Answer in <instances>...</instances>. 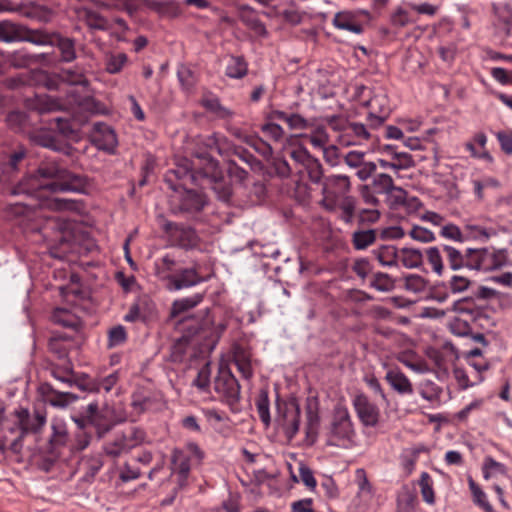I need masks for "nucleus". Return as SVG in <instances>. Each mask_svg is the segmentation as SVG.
I'll return each mask as SVG.
<instances>
[{
	"instance_id": "obj_10",
	"label": "nucleus",
	"mask_w": 512,
	"mask_h": 512,
	"mask_svg": "<svg viewBox=\"0 0 512 512\" xmlns=\"http://www.w3.org/2000/svg\"><path fill=\"white\" fill-rule=\"evenodd\" d=\"M171 197L173 213L193 214L200 212L206 205L205 196L192 189L183 188Z\"/></svg>"
},
{
	"instance_id": "obj_13",
	"label": "nucleus",
	"mask_w": 512,
	"mask_h": 512,
	"mask_svg": "<svg viewBox=\"0 0 512 512\" xmlns=\"http://www.w3.org/2000/svg\"><path fill=\"white\" fill-rule=\"evenodd\" d=\"M163 230L177 241L178 246L184 249L195 248L199 243V237L190 226L180 225L171 221H166Z\"/></svg>"
},
{
	"instance_id": "obj_8",
	"label": "nucleus",
	"mask_w": 512,
	"mask_h": 512,
	"mask_svg": "<svg viewBox=\"0 0 512 512\" xmlns=\"http://www.w3.org/2000/svg\"><path fill=\"white\" fill-rule=\"evenodd\" d=\"M277 415L275 422L283 430L285 436L291 441L299 432L301 409L296 401L285 402L279 399L276 400Z\"/></svg>"
},
{
	"instance_id": "obj_17",
	"label": "nucleus",
	"mask_w": 512,
	"mask_h": 512,
	"mask_svg": "<svg viewBox=\"0 0 512 512\" xmlns=\"http://www.w3.org/2000/svg\"><path fill=\"white\" fill-rule=\"evenodd\" d=\"M171 464L173 471L177 475L178 487H185L190 474L189 456L183 450L174 448L171 455Z\"/></svg>"
},
{
	"instance_id": "obj_61",
	"label": "nucleus",
	"mask_w": 512,
	"mask_h": 512,
	"mask_svg": "<svg viewBox=\"0 0 512 512\" xmlns=\"http://www.w3.org/2000/svg\"><path fill=\"white\" fill-rule=\"evenodd\" d=\"M409 235L411 238H413L416 241H420L423 243L432 242L435 240V235L432 231L428 230L427 228L421 227V226H414L411 231L409 232Z\"/></svg>"
},
{
	"instance_id": "obj_2",
	"label": "nucleus",
	"mask_w": 512,
	"mask_h": 512,
	"mask_svg": "<svg viewBox=\"0 0 512 512\" xmlns=\"http://www.w3.org/2000/svg\"><path fill=\"white\" fill-rule=\"evenodd\" d=\"M443 251L448 266L453 271L462 269L491 271L508 263V255L505 249L467 248L462 252L451 245H443Z\"/></svg>"
},
{
	"instance_id": "obj_53",
	"label": "nucleus",
	"mask_w": 512,
	"mask_h": 512,
	"mask_svg": "<svg viewBox=\"0 0 512 512\" xmlns=\"http://www.w3.org/2000/svg\"><path fill=\"white\" fill-rule=\"evenodd\" d=\"M416 497L408 490L402 491L397 498V512H414Z\"/></svg>"
},
{
	"instance_id": "obj_43",
	"label": "nucleus",
	"mask_w": 512,
	"mask_h": 512,
	"mask_svg": "<svg viewBox=\"0 0 512 512\" xmlns=\"http://www.w3.org/2000/svg\"><path fill=\"white\" fill-rule=\"evenodd\" d=\"M469 487L473 495V501L475 504L484 509L485 512H495L493 507L486 499V494L482 489L474 482L472 478H469Z\"/></svg>"
},
{
	"instance_id": "obj_59",
	"label": "nucleus",
	"mask_w": 512,
	"mask_h": 512,
	"mask_svg": "<svg viewBox=\"0 0 512 512\" xmlns=\"http://www.w3.org/2000/svg\"><path fill=\"white\" fill-rule=\"evenodd\" d=\"M66 336H53L50 338L48 347L51 352L57 355L59 359H64L67 357L68 352L67 349L61 344V341L67 340Z\"/></svg>"
},
{
	"instance_id": "obj_31",
	"label": "nucleus",
	"mask_w": 512,
	"mask_h": 512,
	"mask_svg": "<svg viewBox=\"0 0 512 512\" xmlns=\"http://www.w3.org/2000/svg\"><path fill=\"white\" fill-rule=\"evenodd\" d=\"M248 72V64L242 56H231L225 74L229 78L241 79Z\"/></svg>"
},
{
	"instance_id": "obj_32",
	"label": "nucleus",
	"mask_w": 512,
	"mask_h": 512,
	"mask_svg": "<svg viewBox=\"0 0 512 512\" xmlns=\"http://www.w3.org/2000/svg\"><path fill=\"white\" fill-rule=\"evenodd\" d=\"M378 261L384 266H393L397 264L400 253L393 245H383L373 251Z\"/></svg>"
},
{
	"instance_id": "obj_14",
	"label": "nucleus",
	"mask_w": 512,
	"mask_h": 512,
	"mask_svg": "<svg viewBox=\"0 0 512 512\" xmlns=\"http://www.w3.org/2000/svg\"><path fill=\"white\" fill-rule=\"evenodd\" d=\"M38 392L45 403L56 408H65L78 399V396L71 392H61L54 389L48 382L40 384Z\"/></svg>"
},
{
	"instance_id": "obj_6",
	"label": "nucleus",
	"mask_w": 512,
	"mask_h": 512,
	"mask_svg": "<svg viewBox=\"0 0 512 512\" xmlns=\"http://www.w3.org/2000/svg\"><path fill=\"white\" fill-rule=\"evenodd\" d=\"M199 157L205 162V165L199 168L196 174L207 182L219 200L229 203L232 197V185L223 177L219 162L208 154Z\"/></svg>"
},
{
	"instance_id": "obj_58",
	"label": "nucleus",
	"mask_w": 512,
	"mask_h": 512,
	"mask_svg": "<svg viewBox=\"0 0 512 512\" xmlns=\"http://www.w3.org/2000/svg\"><path fill=\"white\" fill-rule=\"evenodd\" d=\"M440 234L444 238L451 239L460 243L465 241L464 232L454 224L444 225L441 228Z\"/></svg>"
},
{
	"instance_id": "obj_48",
	"label": "nucleus",
	"mask_w": 512,
	"mask_h": 512,
	"mask_svg": "<svg viewBox=\"0 0 512 512\" xmlns=\"http://www.w3.org/2000/svg\"><path fill=\"white\" fill-rule=\"evenodd\" d=\"M442 391V388L434 382L426 381L421 385L420 395L427 401L435 402L440 400Z\"/></svg>"
},
{
	"instance_id": "obj_21",
	"label": "nucleus",
	"mask_w": 512,
	"mask_h": 512,
	"mask_svg": "<svg viewBox=\"0 0 512 512\" xmlns=\"http://www.w3.org/2000/svg\"><path fill=\"white\" fill-rule=\"evenodd\" d=\"M385 380L399 394L410 395L413 393L411 381L400 369H390L387 371Z\"/></svg>"
},
{
	"instance_id": "obj_52",
	"label": "nucleus",
	"mask_w": 512,
	"mask_h": 512,
	"mask_svg": "<svg viewBox=\"0 0 512 512\" xmlns=\"http://www.w3.org/2000/svg\"><path fill=\"white\" fill-rule=\"evenodd\" d=\"M507 473V468L504 464L497 462L492 457H486L483 464V475L485 479H488L492 474Z\"/></svg>"
},
{
	"instance_id": "obj_27",
	"label": "nucleus",
	"mask_w": 512,
	"mask_h": 512,
	"mask_svg": "<svg viewBox=\"0 0 512 512\" xmlns=\"http://www.w3.org/2000/svg\"><path fill=\"white\" fill-rule=\"evenodd\" d=\"M255 407L259 419L263 423L265 428H268L271 424L270 415V401L267 389H261L255 398Z\"/></svg>"
},
{
	"instance_id": "obj_4",
	"label": "nucleus",
	"mask_w": 512,
	"mask_h": 512,
	"mask_svg": "<svg viewBox=\"0 0 512 512\" xmlns=\"http://www.w3.org/2000/svg\"><path fill=\"white\" fill-rule=\"evenodd\" d=\"M355 436L354 423L348 408L342 404L335 405L330 421L324 428L326 445L348 449L353 446Z\"/></svg>"
},
{
	"instance_id": "obj_25",
	"label": "nucleus",
	"mask_w": 512,
	"mask_h": 512,
	"mask_svg": "<svg viewBox=\"0 0 512 512\" xmlns=\"http://www.w3.org/2000/svg\"><path fill=\"white\" fill-rule=\"evenodd\" d=\"M233 362L243 378L250 379L253 376L251 354L248 350L241 346L236 348L234 352Z\"/></svg>"
},
{
	"instance_id": "obj_39",
	"label": "nucleus",
	"mask_w": 512,
	"mask_h": 512,
	"mask_svg": "<svg viewBox=\"0 0 512 512\" xmlns=\"http://www.w3.org/2000/svg\"><path fill=\"white\" fill-rule=\"evenodd\" d=\"M32 53L22 49L15 51L7 57V61L14 68H28L33 65Z\"/></svg>"
},
{
	"instance_id": "obj_49",
	"label": "nucleus",
	"mask_w": 512,
	"mask_h": 512,
	"mask_svg": "<svg viewBox=\"0 0 512 512\" xmlns=\"http://www.w3.org/2000/svg\"><path fill=\"white\" fill-rule=\"evenodd\" d=\"M51 126L64 137H72L76 133L70 119L55 117L51 119Z\"/></svg>"
},
{
	"instance_id": "obj_3",
	"label": "nucleus",
	"mask_w": 512,
	"mask_h": 512,
	"mask_svg": "<svg viewBox=\"0 0 512 512\" xmlns=\"http://www.w3.org/2000/svg\"><path fill=\"white\" fill-rule=\"evenodd\" d=\"M378 195L385 196V203L390 209L407 204V191L395 185L392 176L387 173L375 174L369 184L360 187V196L367 205L378 207L381 203Z\"/></svg>"
},
{
	"instance_id": "obj_19",
	"label": "nucleus",
	"mask_w": 512,
	"mask_h": 512,
	"mask_svg": "<svg viewBox=\"0 0 512 512\" xmlns=\"http://www.w3.org/2000/svg\"><path fill=\"white\" fill-rule=\"evenodd\" d=\"M496 296V291L494 289L480 286L475 292L474 297H466L463 299L458 300L455 303V308L459 312H466V313H473L474 312V306L476 304L474 303V298L477 300H488L491 298H494Z\"/></svg>"
},
{
	"instance_id": "obj_23",
	"label": "nucleus",
	"mask_w": 512,
	"mask_h": 512,
	"mask_svg": "<svg viewBox=\"0 0 512 512\" xmlns=\"http://www.w3.org/2000/svg\"><path fill=\"white\" fill-rule=\"evenodd\" d=\"M47 371H49L50 375L60 383L68 387L73 386V380L76 373L74 372L73 365L70 362H67L64 365L52 363L47 367Z\"/></svg>"
},
{
	"instance_id": "obj_50",
	"label": "nucleus",
	"mask_w": 512,
	"mask_h": 512,
	"mask_svg": "<svg viewBox=\"0 0 512 512\" xmlns=\"http://www.w3.org/2000/svg\"><path fill=\"white\" fill-rule=\"evenodd\" d=\"M347 135H353L359 140H367L370 137V133L366 125L358 122H347L341 127Z\"/></svg>"
},
{
	"instance_id": "obj_56",
	"label": "nucleus",
	"mask_w": 512,
	"mask_h": 512,
	"mask_svg": "<svg viewBox=\"0 0 512 512\" xmlns=\"http://www.w3.org/2000/svg\"><path fill=\"white\" fill-rule=\"evenodd\" d=\"M355 200L353 197H345L340 203L341 219L345 223H352L355 214Z\"/></svg>"
},
{
	"instance_id": "obj_36",
	"label": "nucleus",
	"mask_w": 512,
	"mask_h": 512,
	"mask_svg": "<svg viewBox=\"0 0 512 512\" xmlns=\"http://www.w3.org/2000/svg\"><path fill=\"white\" fill-rule=\"evenodd\" d=\"M464 237L467 239L487 241L492 235H495L493 229H486L478 225L467 224L464 226Z\"/></svg>"
},
{
	"instance_id": "obj_29",
	"label": "nucleus",
	"mask_w": 512,
	"mask_h": 512,
	"mask_svg": "<svg viewBox=\"0 0 512 512\" xmlns=\"http://www.w3.org/2000/svg\"><path fill=\"white\" fill-rule=\"evenodd\" d=\"M203 300V294H195L191 297L175 300L170 309V318H176L180 314L196 307Z\"/></svg>"
},
{
	"instance_id": "obj_28",
	"label": "nucleus",
	"mask_w": 512,
	"mask_h": 512,
	"mask_svg": "<svg viewBox=\"0 0 512 512\" xmlns=\"http://www.w3.org/2000/svg\"><path fill=\"white\" fill-rule=\"evenodd\" d=\"M201 105L210 113L215 114L220 119H229L234 113L224 107L218 97L213 95H208L202 98Z\"/></svg>"
},
{
	"instance_id": "obj_9",
	"label": "nucleus",
	"mask_w": 512,
	"mask_h": 512,
	"mask_svg": "<svg viewBox=\"0 0 512 512\" xmlns=\"http://www.w3.org/2000/svg\"><path fill=\"white\" fill-rule=\"evenodd\" d=\"M214 390L232 410L240 400V384L227 366L221 365L214 379Z\"/></svg>"
},
{
	"instance_id": "obj_57",
	"label": "nucleus",
	"mask_w": 512,
	"mask_h": 512,
	"mask_svg": "<svg viewBox=\"0 0 512 512\" xmlns=\"http://www.w3.org/2000/svg\"><path fill=\"white\" fill-rule=\"evenodd\" d=\"M392 161L396 165V175L400 170L408 169L415 165L412 156L406 152H394Z\"/></svg>"
},
{
	"instance_id": "obj_22",
	"label": "nucleus",
	"mask_w": 512,
	"mask_h": 512,
	"mask_svg": "<svg viewBox=\"0 0 512 512\" xmlns=\"http://www.w3.org/2000/svg\"><path fill=\"white\" fill-rule=\"evenodd\" d=\"M34 141L37 145L49 148L56 152H61L67 156H71L75 148L67 143L59 142L53 135L48 132H39L34 136Z\"/></svg>"
},
{
	"instance_id": "obj_16",
	"label": "nucleus",
	"mask_w": 512,
	"mask_h": 512,
	"mask_svg": "<svg viewBox=\"0 0 512 512\" xmlns=\"http://www.w3.org/2000/svg\"><path fill=\"white\" fill-rule=\"evenodd\" d=\"M197 176L187 167L179 166L176 169H171L165 174L164 181L168 187L174 192L186 188L188 182L193 184Z\"/></svg>"
},
{
	"instance_id": "obj_34",
	"label": "nucleus",
	"mask_w": 512,
	"mask_h": 512,
	"mask_svg": "<svg viewBox=\"0 0 512 512\" xmlns=\"http://www.w3.org/2000/svg\"><path fill=\"white\" fill-rule=\"evenodd\" d=\"M23 28L8 21L0 22V41L11 43L22 40Z\"/></svg>"
},
{
	"instance_id": "obj_55",
	"label": "nucleus",
	"mask_w": 512,
	"mask_h": 512,
	"mask_svg": "<svg viewBox=\"0 0 512 512\" xmlns=\"http://www.w3.org/2000/svg\"><path fill=\"white\" fill-rule=\"evenodd\" d=\"M176 266L175 260L169 255H165L159 262L155 263L156 274L162 278H167L169 280V275L167 273L174 270Z\"/></svg>"
},
{
	"instance_id": "obj_24",
	"label": "nucleus",
	"mask_w": 512,
	"mask_h": 512,
	"mask_svg": "<svg viewBox=\"0 0 512 512\" xmlns=\"http://www.w3.org/2000/svg\"><path fill=\"white\" fill-rule=\"evenodd\" d=\"M354 14L349 11H341L335 14L333 25L341 30H347L355 34L363 32V26L354 21Z\"/></svg>"
},
{
	"instance_id": "obj_30",
	"label": "nucleus",
	"mask_w": 512,
	"mask_h": 512,
	"mask_svg": "<svg viewBox=\"0 0 512 512\" xmlns=\"http://www.w3.org/2000/svg\"><path fill=\"white\" fill-rule=\"evenodd\" d=\"M54 38V32L49 33L40 29H23L22 40L35 45H50Z\"/></svg>"
},
{
	"instance_id": "obj_47",
	"label": "nucleus",
	"mask_w": 512,
	"mask_h": 512,
	"mask_svg": "<svg viewBox=\"0 0 512 512\" xmlns=\"http://www.w3.org/2000/svg\"><path fill=\"white\" fill-rule=\"evenodd\" d=\"M89 423L96 427L99 438L103 437L113 427V423L107 419L106 411L104 409L99 410L97 415L92 418Z\"/></svg>"
},
{
	"instance_id": "obj_18",
	"label": "nucleus",
	"mask_w": 512,
	"mask_h": 512,
	"mask_svg": "<svg viewBox=\"0 0 512 512\" xmlns=\"http://www.w3.org/2000/svg\"><path fill=\"white\" fill-rule=\"evenodd\" d=\"M51 46H54L59 50L61 62L71 63L76 60L77 53L75 39L63 36L58 32H54V38Z\"/></svg>"
},
{
	"instance_id": "obj_42",
	"label": "nucleus",
	"mask_w": 512,
	"mask_h": 512,
	"mask_svg": "<svg viewBox=\"0 0 512 512\" xmlns=\"http://www.w3.org/2000/svg\"><path fill=\"white\" fill-rule=\"evenodd\" d=\"M425 255L428 263L432 267V270L438 276H441L444 272V264L439 248L429 247L428 249L425 250Z\"/></svg>"
},
{
	"instance_id": "obj_26",
	"label": "nucleus",
	"mask_w": 512,
	"mask_h": 512,
	"mask_svg": "<svg viewBox=\"0 0 512 512\" xmlns=\"http://www.w3.org/2000/svg\"><path fill=\"white\" fill-rule=\"evenodd\" d=\"M377 239L376 229H360L352 233L351 243L356 250H364L373 245Z\"/></svg>"
},
{
	"instance_id": "obj_12",
	"label": "nucleus",
	"mask_w": 512,
	"mask_h": 512,
	"mask_svg": "<svg viewBox=\"0 0 512 512\" xmlns=\"http://www.w3.org/2000/svg\"><path fill=\"white\" fill-rule=\"evenodd\" d=\"M353 408L364 427H375L380 420V409L367 395L359 393L352 400Z\"/></svg>"
},
{
	"instance_id": "obj_1",
	"label": "nucleus",
	"mask_w": 512,
	"mask_h": 512,
	"mask_svg": "<svg viewBox=\"0 0 512 512\" xmlns=\"http://www.w3.org/2000/svg\"><path fill=\"white\" fill-rule=\"evenodd\" d=\"M90 187L88 176L68 170L59 158H45L35 174L26 177L14 186L12 195L26 194L27 200L7 206V214L13 217L33 219L38 210L78 211L80 202L47 195L46 192L86 194Z\"/></svg>"
},
{
	"instance_id": "obj_37",
	"label": "nucleus",
	"mask_w": 512,
	"mask_h": 512,
	"mask_svg": "<svg viewBox=\"0 0 512 512\" xmlns=\"http://www.w3.org/2000/svg\"><path fill=\"white\" fill-rule=\"evenodd\" d=\"M102 466L103 462L98 456L84 458L80 463V468L85 472L84 479L87 481L93 479Z\"/></svg>"
},
{
	"instance_id": "obj_60",
	"label": "nucleus",
	"mask_w": 512,
	"mask_h": 512,
	"mask_svg": "<svg viewBox=\"0 0 512 512\" xmlns=\"http://www.w3.org/2000/svg\"><path fill=\"white\" fill-rule=\"evenodd\" d=\"M63 79L71 85L88 86L89 81L83 73L71 69L62 72Z\"/></svg>"
},
{
	"instance_id": "obj_38",
	"label": "nucleus",
	"mask_w": 512,
	"mask_h": 512,
	"mask_svg": "<svg viewBox=\"0 0 512 512\" xmlns=\"http://www.w3.org/2000/svg\"><path fill=\"white\" fill-rule=\"evenodd\" d=\"M312 183L322 184L325 177H323V167L318 159L311 157L303 168Z\"/></svg>"
},
{
	"instance_id": "obj_15",
	"label": "nucleus",
	"mask_w": 512,
	"mask_h": 512,
	"mask_svg": "<svg viewBox=\"0 0 512 512\" xmlns=\"http://www.w3.org/2000/svg\"><path fill=\"white\" fill-rule=\"evenodd\" d=\"M305 434L308 445H314L317 441L320 426L319 404L316 399H307Z\"/></svg>"
},
{
	"instance_id": "obj_41",
	"label": "nucleus",
	"mask_w": 512,
	"mask_h": 512,
	"mask_svg": "<svg viewBox=\"0 0 512 512\" xmlns=\"http://www.w3.org/2000/svg\"><path fill=\"white\" fill-rule=\"evenodd\" d=\"M95 127L102 132V136L104 138V143H101L100 139L95 137V142L98 144V146L105 150L114 148L117 144L115 132L105 124L97 123L95 124Z\"/></svg>"
},
{
	"instance_id": "obj_51",
	"label": "nucleus",
	"mask_w": 512,
	"mask_h": 512,
	"mask_svg": "<svg viewBox=\"0 0 512 512\" xmlns=\"http://www.w3.org/2000/svg\"><path fill=\"white\" fill-rule=\"evenodd\" d=\"M370 285L378 291L387 292L394 288V281L388 274L378 272L373 276Z\"/></svg>"
},
{
	"instance_id": "obj_63",
	"label": "nucleus",
	"mask_w": 512,
	"mask_h": 512,
	"mask_svg": "<svg viewBox=\"0 0 512 512\" xmlns=\"http://www.w3.org/2000/svg\"><path fill=\"white\" fill-rule=\"evenodd\" d=\"M272 167L276 175L281 178H288L291 176L293 172V168L284 158H274L272 162Z\"/></svg>"
},
{
	"instance_id": "obj_46",
	"label": "nucleus",
	"mask_w": 512,
	"mask_h": 512,
	"mask_svg": "<svg viewBox=\"0 0 512 512\" xmlns=\"http://www.w3.org/2000/svg\"><path fill=\"white\" fill-rule=\"evenodd\" d=\"M104 451L106 455L115 458L123 453L129 452L130 449L126 448V444L123 441L122 437L119 434H117L112 441L107 442L105 444Z\"/></svg>"
},
{
	"instance_id": "obj_54",
	"label": "nucleus",
	"mask_w": 512,
	"mask_h": 512,
	"mask_svg": "<svg viewBox=\"0 0 512 512\" xmlns=\"http://www.w3.org/2000/svg\"><path fill=\"white\" fill-rule=\"evenodd\" d=\"M420 488L423 500L428 504H434L435 495L431 484V478L428 473L423 472L420 478Z\"/></svg>"
},
{
	"instance_id": "obj_33",
	"label": "nucleus",
	"mask_w": 512,
	"mask_h": 512,
	"mask_svg": "<svg viewBox=\"0 0 512 512\" xmlns=\"http://www.w3.org/2000/svg\"><path fill=\"white\" fill-rule=\"evenodd\" d=\"M399 253V259L406 268H418L423 263V254L419 249L402 248Z\"/></svg>"
},
{
	"instance_id": "obj_62",
	"label": "nucleus",
	"mask_w": 512,
	"mask_h": 512,
	"mask_svg": "<svg viewBox=\"0 0 512 512\" xmlns=\"http://www.w3.org/2000/svg\"><path fill=\"white\" fill-rule=\"evenodd\" d=\"M328 141V134L323 127H318L309 136V142L316 148L324 149Z\"/></svg>"
},
{
	"instance_id": "obj_20",
	"label": "nucleus",
	"mask_w": 512,
	"mask_h": 512,
	"mask_svg": "<svg viewBox=\"0 0 512 512\" xmlns=\"http://www.w3.org/2000/svg\"><path fill=\"white\" fill-rule=\"evenodd\" d=\"M203 281L204 278L198 274L195 268L183 269L177 275L169 277V282L175 290L188 288Z\"/></svg>"
},
{
	"instance_id": "obj_7",
	"label": "nucleus",
	"mask_w": 512,
	"mask_h": 512,
	"mask_svg": "<svg viewBox=\"0 0 512 512\" xmlns=\"http://www.w3.org/2000/svg\"><path fill=\"white\" fill-rule=\"evenodd\" d=\"M16 416L21 434L12 440H8L6 437L3 440L0 439V450L2 452L10 449L15 453H19L21 438L28 433H38L46 423V416L39 411H36L34 415H30L28 409H20L16 411Z\"/></svg>"
},
{
	"instance_id": "obj_40",
	"label": "nucleus",
	"mask_w": 512,
	"mask_h": 512,
	"mask_svg": "<svg viewBox=\"0 0 512 512\" xmlns=\"http://www.w3.org/2000/svg\"><path fill=\"white\" fill-rule=\"evenodd\" d=\"M97 385V378H91L89 375L85 373L75 374L73 386H76L81 391L89 393H98Z\"/></svg>"
},
{
	"instance_id": "obj_5",
	"label": "nucleus",
	"mask_w": 512,
	"mask_h": 512,
	"mask_svg": "<svg viewBox=\"0 0 512 512\" xmlns=\"http://www.w3.org/2000/svg\"><path fill=\"white\" fill-rule=\"evenodd\" d=\"M177 328L182 332V337L178 342H189L194 337L200 339L218 340L221 333L225 330V325L215 327L213 318L210 316L209 309L203 314L190 315L180 319ZM179 346V343H177Z\"/></svg>"
},
{
	"instance_id": "obj_45",
	"label": "nucleus",
	"mask_w": 512,
	"mask_h": 512,
	"mask_svg": "<svg viewBox=\"0 0 512 512\" xmlns=\"http://www.w3.org/2000/svg\"><path fill=\"white\" fill-rule=\"evenodd\" d=\"M127 340V332L124 326L117 325L108 331V348H114L124 344Z\"/></svg>"
},
{
	"instance_id": "obj_44",
	"label": "nucleus",
	"mask_w": 512,
	"mask_h": 512,
	"mask_svg": "<svg viewBox=\"0 0 512 512\" xmlns=\"http://www.w3.org/2000/svg\"><path fill=\"white\" fill-rule=\"evenodd\" d=\"M128 61L125 53L112 54L107 57L105 62V70L109 74L119 73Z\"/></svg>"
},
{
	"instance_id": "obj_11",
	"label": "nucleus",
	"mask_w": 512,
	"mask_h": 512,
	"mask_svg": "<svg viewBox=\"0 0 512 512\" xmlns=\"http://www.w3.org/2000/svg\"><path fill=\"white\" fill-rule=\"evenodd\" d=\"M323 206L327 210H334L337 199L350 191V179L346 175H330L322 182Z\"/></svg>"
},
{
	"instance_id": "obj_35",
	"label": "nucleus",
	"mask_w": 512,
	"mask_h": 512,
	"mask_svg": "<svg viewBox=\"0 0 512 512\" xmlns=\"http://www.w3.org/2000/svg\"><path fill=\"white\" fill-rule=\"evenodd\" d=\"M119 435L125 442L126 448H129L130 450L141 444L146 437L144 430L136 426L126 428L124 431L119 433Z\"/></svg>"
},
{
	"instance_id": "obj_64",
	"label": "nucleus",
	"mask_w": 512,
	"mask_h": 512,
	"mask_svg": "<svg viewBox=\"0 0 512 512\" xmlns=\"http://www.w3.org/2000/svg\"><path fill=\"white\" fill-rule=\"evenodd\" d=\"M381 213L374 207L373 209H361L358 213V222L361 225L374 224L380 219Z\"/></svg>"
}]
</instances>
